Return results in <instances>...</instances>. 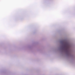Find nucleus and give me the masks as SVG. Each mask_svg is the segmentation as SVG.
<instances>
[{
  "instance_id": "f257e3e1",
  "label": "nucleus",
  "mask_w": 75,
  "mask_h": 75,
  "mask_svg": "<svg viewBox=\"0 0 75 75\" xmlns=\"http://www.w3.org/2000/svg\"><path fill=\"white\" fill-rule=\"evenodd\" d=\"M65 47H66V48H69V47H68V46H67V45H66V46H65Z\"/></svg>"
}]
</instances>
